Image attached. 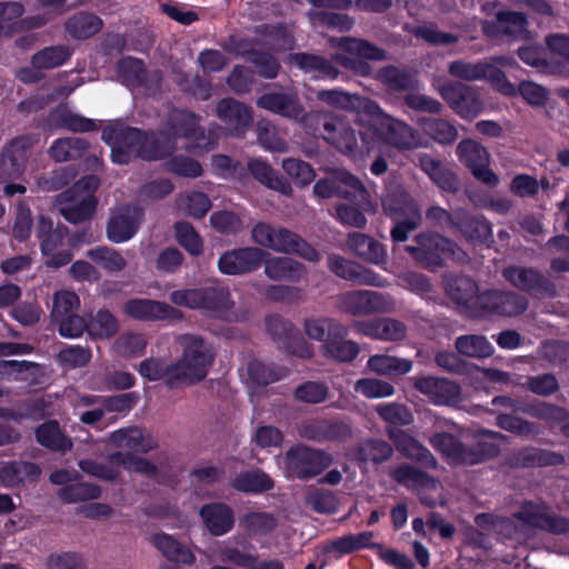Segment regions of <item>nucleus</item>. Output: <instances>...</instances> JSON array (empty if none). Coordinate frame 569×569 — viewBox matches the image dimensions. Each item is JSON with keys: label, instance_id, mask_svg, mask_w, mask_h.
<instances>
[{"label": "nucleus", "instance_id": "nucleus-1", "mask_svg": "<svg viewBox=\"0 0 569 569\" xmlns=\"http://www.w3.org/2000/svg\"><path fill=\"white\" fill-rule=\"evenodd\" d=\"M158 137L157 130H143L121 121L108 124L101 132V139L111 147V161L117 164H128L134 159L164 160L168 148Z\"/></svg>", "mask_w": 569, "mask_h": 569}, {"label": "nucleus", "instance_id": "nucleus-2", "mask_svg": "<svg viewBox=\"0 0 569 569\" xmlns=\"http://www.w3.org/2000/svg\"><path fill=\"white\" fill-rule=\"evenodd\" d=\"M491 405L505 409L496 417L497 426L520 437H528L536 433L537 430L533 422L518 417V413H525L547 422H562L568 417V411L565 408L545 401L529 403L521 398L497 396L491 400Z\"/></svg>", "mask_w": 569, "mask_h": 569}, {"label": "nucleus", "instance_id": "nucleus-3", "mask_svg": "<svg viewBox=\"0 0 569 569\" xmlns=\"http://www.w3.org/2000/svg\"><path fill=\"white\" fill-rule=\"evenodd\" d=\"M201 117L183 108H173L168 112L163 126L157 130L159 140L167 146L166 158L174 152L178 139L192 141L196 148L209 149L212 144L200 124Z\"/></svg>", "mask_w": 569, "mask_h": 569}, {"label": "nucleus", "instance_id": "nucleus-4", "mask_svg": "<svg viewBox=\"0 0 569 569\" xmlns=\"http://www.w3.org/2000/svg\"><path fill=\"white\" fill-rule=\"evenodd\" d=\"M179 343L182 355L176 365L182 386H192L206 379L216 359L212 343L194 333L181 335Z\"/></svg>", "mask_w": 569, "mask_h": 569}, {"label": "nucleus", "instance_id": "nucleus-5", "mask_svg": "<svg viewBox=\"0 0 569 569\" xmlns=\"http://www.w3.org/2000/svg\"><path fill=\"white\" fill-rule=\"evenodd\" d=\"M251 237L257 244L276 252L297 254L311 262H317L320 259L319 252L310 243L284 227L258 222L251 230Z\"/></svg>", "mask_w": 569, "mask_h": 569}, {"label": "nucleus", "instance_id": "nucleus-6", "mask_svg": "<svg viewBox=\"0 0 569 569\" xmlns=\"http://www.w3.org/2000/svg\"><path fill=\"white\" fill-rule=\"evenodd\" d=\"M528 299L513 291L486 290L480 292L478 290L468 318L487 319L495 316H520L528 309Z\"/></svg>", "mask_w": 569, "mask_h": 569}, {"label": "nucleus", "instance_id": "nucleus-7", "mask_svg": "<svg viewBox=\"0 0 569 569\" xmlns=\"http://www.w3.org/2000/svg\"><path fill=\"white\" fill-rule=\"evenodd\" d=\"M417 246H408V253L425 269L435 271L445 267V258L465 254L449 238L433 232H421L415 237Z\"/></svg>", "mask_w": 569, "mask_h": 569}, {"label": "nucleus", "instance_id": "nucleus-8", "mask_svg": "<svg viewBox=\"0 0 569 569\" xmlns=\"http://www.w3.org/2000/svg\"><path fill=\"white\" fill-rule=\"evenodd\" d=\"M170 301L176 306L217 313L227 312L233 306L229 290L223 287L174 290L170 293Z\"/></svg>", "mask_w": 569, "mask_h": 569}, {"label": "nucleus", "instance_id": "nucleus-9", "mask_svg": "<svg viewBox=\"0 0 569 569\" xmlns=\"http://www.w3.org/2000/svg\"><path fill=\"white\" fill-rule=\"evenodd\" d=\"M502 277L511 286L532 298L558 297L556 283L535 267L511 264L503 268Z\"/></svg>", "mask_w": 569, "mask_h": 569}, {"label": "nucleus", "instance_id": "nucleus-10", "mask_svg": "<svg viewBox=\"0 0 569 569\" xmlns=\"http://www.w3.org/2000/svg\"><path fill=\"white\" fill-rule=\"evenodd\" d=\"M264 325L278 349L302 359L312 357V347L289 320L278 313H271L266 317Z\"/></svg>", "mask_w": 569, "mask_h": 569}, {"label": "nucleus", "instance_id": "nucleus-11", "mask_svg": "<svg viewBox=\"0 0 569 569\" xmlns=\"http://www.w3.org/2000/svg\"><path fill=\"white\" fill-rule=\"evenodd\" d=\"M39 142L38 134L26 133L9 140L0 150V180L17 179L27 169L32 148Z\"/></svg>", "mask_w": 569, "mask_h": 569}, {"label": "nucleus", "instance_id": "nucleus-12", "mask_svg": "<svg viewBox=\"0 0 569 569\" xmlns=\"http://www.w3.org/2000/svg\"><path fill=\"white\" fill-rule=\"evenodd\" d=\"M448 72L450 76L466 81L487 80L501 94H512L515 92L506 73L489 62L455 60L449 63Z\"/></svg>", "mask_w": 569, "mask_h": 569}, {"label": "nucleus", "instance_id": "nucleus-13", "mask_svg": "<svg viewBox=\"0 0 569 569\" xmlns=\"http://www.w3.org/2000/svg\"><path fill=\"white\" fill-rule=\"evenodd\" d=\"M513 518L527 527L553 535L569 532V520L551 512L550 506L545 501H522L519 510L513 513Z\"/></svg>", "mask_w": 569, "mask_h": 569}, {"label": "nucleus", "instance_id": "nucleus-14", "mask_svg": "<svg viewBox=\"0 0 569 569\" xmlns=\"http://www.w3.org/2000/svg\"><path fill=\"white\" fill-rule=\"evenodd\" d=\"M284 460L288 472L301 480H308L322 473L332 462L327 452L305 445H297L288 449Z\"/></svg>", "mask_w": 569, "mask_h": 569}, {"label": "nucleus", "instance_id": "nucleus-15", "mask_svg": "<svg viewBox=\"0 0 569 569\" xmlns=\"http://www.w3.org/2000/svg\"><path fill=\"white\" fill-rule=\"evenodd\" d=\"M456 154L475 179L489 187L499 183L498 176L490 168V153L479 141L471 138L462 139L457 146Z\"/></svg>", "mask_w": 569, "mask_h": 569}, {"label": "nucleus", "instance_id": "nucleus-16", "mask_svg": "<svg viewBox=\"0 0 569 569\" xmlns=\"http://www.w3.org/2000/svg\"><path fill=\"white\" fill-rule=\"evenodd\" d=\"M450 109L466 121H472L483 111V102L475 88L462 82H447L439 88Z\"/></svg>", "mask_w": 569, "mask_h": 569}, {"label": "nucleus", "instance_id": "nucleus-17", "mask_svg": "<svg viewBox=\"0 0 569 569\" xmlns=\"http://www.w3.org/2000/svg\"><path fill=\"white\" fill-rule=\"evenodd\" d=\"M267 252L258 247H242L227 250L218 259V269L221 273L237 276L258 270Z\"/></svg>", "mask_w": 569, "mask_h": 569}, {"label": "nucleus", "instance_id": "nucleus-18", "mask_svg": "<svg viewBox=\"0 0 569 569\" xmlns=\"http://www.w3.org/2000/svg\"><path fill=\"white\" fill-rule=\"evenodd\" d=\"M216 116L224 124L228 133L236 138L243 137L253 122L252 109L231 97L217 102Z\"/></svg>", "mask_w": 569, "mask_h": 569}, {"label": "nucleus", "instance_id": "nucleus-19", "mask_svg": "<svg viewBox=\"0 0 569 569\" xmlns=\"http://www.w3.org/2000/svg\"><path fill=\"white\" fill-rule=\"evenodd\" d=\"M143 210L140 207H123L111 213L107 222V238L113 243H123L132 239L142 222Z\"/></svg>", "mask_w": 569, "mask_h": 569}, {"label": "nucleus", "instance_id": "nucleus-20", "mask_svg": "<svg viewBox=\"0 0 569 569\" xmlns=\"http://www.w3.org/2000/svg\"><path fill=\"white\" fill-rule=\"evenodd\" d=\"M259 109L267 110L291 120H302L306 116L299 96L293 91L264 92L257 98Z\"/></svg>", "mask_w": 569, "mask_h": 569}, {"label": "nucleus", "instance_id": "nucleus-21", "mask_svg": "<svg viewBox=\"0 0 569 569\" xmlns=\"http://www.w3.org/2000/svg\"><path fill=\"white\" fill-rule=\"evenodd\" d=\"M506 463L513 469L557 467L565 463V457L560 452L528 446L509 453Z\"/></svg>", "mask_w": 569, "mask_h": 569}, {"label": "nucleus", "instance_id": "nucleus-22", "mask_svg": "<svg viewBox=\"0 0 569 569\" xmlns=\"http://www.w3.org/2000/svg\"><path fill=\"white\" fill-rule=\"evenodd\" d=\"M386 433L392 445L405 458L413 460L426 468H435L437 460L431 451L407 431L386 427Z\"/></svg>", "mask_w": 569, "mask_h": 569}, {"label": "nucleus", "instance_id": "nucleus-23", "mask_svg": "<svg viewBox=\"0 0 569 569\" xmlns=\"http://www.w3.org/2000/svg\"><path fill=\"white\" fill-rule=\"evenodd\" d=\"M123 312L139 321H159L174 318L179 310L163 301L132 298L123 303Z\"/></svg>", "mask_w": 569, "mask_h": 569}, {"label": "nucleus", "instance_id": "nucleus-24", "mask_svg": "<svg viewBox=\"0 0 569 569\" xmlns=\"http://www.w3.org/2000/svg\"><path fill=\"white\" fill-rule=\"evenodd\" d=\"M199 516L204 528L213 537L230 532L236 523L232 508L224 502H208L200 507Z\"/></svg>", "mask_w": 569, "mask_h": 569}, {"label": "nucleus", "instance_id": "nucleus-25", "mask_svg": "<svg viewBox=\"0 0 569 569\" xmlns=\"http://www.w3.org/2000/svg\"><path fill=\"white\" fill-rule=\"evenodd\" d=\"M413 387L423 393L429 400L438 406L449 405L456 401L461 392L459 385L446 378L438 377H420L413 382Z\"/></svg>", "mask_w": 569, "mask_h": 569}, {"label": "nucleus", "instance_id": "nucleus-26", "mask_svg": "<svg viewBox=\"0 0 569 569\" xmlns=\"http://www.w3.org/2000/svg\"><path fill=\"white\" fill-rule=\"evenodd\" d=\"M358 333L383 341H402L407 337V326L393 318L358 320Z\"/></svg>", "mask_w": 569, "mask_h": 569}, {"label": "nucleus", "instance_id": "nucleus-27", "mask_svg": "<svg viewBox=\"0 0 569 569\" xmlns=\"http://www.w3.org/2000/svg\"><path fill=\"white\" fill-rule=\"evenodd\" d=\"M528 20L525 13L502 10L497 12L496 20L483 24V32L488 36H507L519 39L527 32Z\"/></svg>", "mask_w": 569, "mask_h": 569}, {"label": "nucleus", "instance_id": "nucleus-28", "mask_svg": "<svg viewBox=\"0 0 569 569\" xmlns=\"http://www.w3.org/2000/svg\"><path fill=\"white\" fill-rule=\"evenodd\" d=\"M478 283L465 274H452L446 279V292L450 300L468 317L478 293Z\"/></svg>", "mask_w": 569, "mask_h": 569}, {"label": "nucleus", "instance_id": "nucleus-29", "mask_svg": "<svg viewBox=\"0 0 569 569\" xmlns=\"http://www.w3.org/2000/svg\"><path fill=\"white\" fill-rule=\"evenodd\" d=\"M179 368L176 362L167 363L159 358H147L140 362L138 372L148 381L163 380L168 389H177L182 387L179 375Z\"/></svg>", "mask_w": 569, "mask_h": 569}, {"label": "nucleus", "instance_id": "nucleus-30", "mask_svg": "<svg viewBox=\"0 0 569 569\" xmlns=\"http://www.w3.org/2000/svg\"><path fill=\"white\" fill-rule=\"evenodd\" d=\"M453 232H460L471 243H485L492 238V226L483 216L458 210Z\"/></svg>", "mask_w": 569, "mask_h": 569}, {"label": "nucleus", "instance_id": "nucleus-31", "mask_svg": "<svg viewBox=\"0 0 569 569\" xmlns=\"http://www.w3.org/2000/svg\"><path fill=\"white\" fill-rule=\"evenodd\" d=\"M418 166L443 191L455 192L458 190L459 182L456 173L440 159L421 153L418 157Z\"/></svg>", "mask_w": 569, "mask_h": 569}, {"label": "nucleus", "instance_id": "nucleus-32", "mask_svg": "<svg viewBox=\"0 0 569 569\" xmlns=\"http://www.w3.org/2000/svg\"><path fill=\"white\" fill-rule=\"evenodd\" d=\"M385 211L395 220L390 234L395 242H405L409 233L416 230L421 222V214L417 207L402 208L385 204Z\"/></svg>", "mask_w": 569, "mask_h": 569}, {"label": "nucleus", "instance_id": "nucleus-33", "mask_svg": "<svg viewBox=\"0 0 569 569\" xmlns=\"http://www.w3.org/2000/svg\"><path fill=\"white\" fill-rule=\"evenodd\" d=\"M375 136L398 149H411L413 146L412 128L403 121L387 116L373 130Z\"/></svg>", "mask_w": 569, "mask_h": 569}, {"label": "nucleus", "instance_id": "nucleus-34", "mask_svg": "<svg viewBox=\"0 0 569 569\" xmlns=\"http://www.w3.org/2000/svg\"><path fill=\"white\" fill-rule=\"evenodd\" d=\"M376 79L390 92L412 91L418 88L416 73L407 67L385 66L378 70Z\"/></svg>", "mask_w": 569, "mask_h": 569}, {"label": "nucleus", "instance_id": "nucleus-35", "mask_svg": "<svg viewBox=\"0 0 569 569\" xmlns=\"http://www.w3.org/2000/svg\"><path fill=\"white\" fill-rule=\"evenodd\" d=\"M37 442L43 448L59 453H66L73 447L72 439L66 435L57 420H47L34 430Z\"/></svg>", "mask_w": 569, "mask_h": 569}, {"label": "nucleus", "instance_id": "nucleus-36", "mask_svg": "<svg viewBox=\"0 0 569 569\" xmlns=\"http://www.w3.org/2000/svg\"><path fill=\"white\" fill-rule=\"evenodd\" d=\"M248 170L261 184L284 196L292 193V188L288 179L274 170L266 160L260 158L249 160Z\"/></svg>", "mask_w": 569, "mask_h": 569}, {"label": "nucleus", "instance_id": "nucleus-37", "mask_svg": "<svg viewBox=\"0 0 569 569\" xmlns=\"http://www.w3.org/2000/svg\"><path fill=\"white\" fill-rule=\"evenodd\" d=\"M323 139L339 151L353 156L356 150V133L343 121L338 119L325 120Z\"/></svg>", "mask_w": 569, "mask_h": 569}, {"label": "nucleus", "instance_id": "nucleus-38", "mask_svg": "<svg viewBox=\"0 0 569 569\" xmlns=\"http://www.w3.org/2000/svg\"><path fill=\"white\" fill-rule=\"evenodd\" d=\"M102 28V19L88 11L77 12L64 22L66 32L76 40H87L100 32Z\"/></svg>", "mask_w": 569, "mask_h": 569}, {"label": "nucleus", "instance_id": "nucleus-39", "mask_svg": "<svg viewBox=\"0 0 569 569\" xmlns=\"http://www.w3.org/2000/svg\"><path fill=\"white\" fill-rule=\"evenodd\" d=\"M289 62L306 73L317 72L318 77L322 79L335 80L339 76V70L328 59L315 53H290Z\"/></svg>", "mask_w": 569, "mask_h": 569}, {"label": "nucleus", "instance_id": "nucleus-40", "mask_svg": "<svg viewBox=\"0 0 569 569\" xmlns=\"http://www.w3.org/2000/svg\"><path fill=\"white\" fill-rule=\"evenodd\" d=\"M230 486L239 492L259 495L273 489L274 481L263 470L253 469L237 475L230 480Z\"/></svg>", "mask_w": 569, "mask_h": 569}, {"label": "nucleus", "instance_id": "nucleus-41", "mask_svg": "<svg viewBox=\"0 0 569 569\" xmlns=\"http://www.w3.org/2000/svg\"><path fill=\"white\" fill-rule=\"evenodd\" d=\"M110 441L116 447L141 453H148L157 448V442L150 437H144L142 430L138 427L121 428L111 432Z\"/></svg>", "mask_w": 569, "mask_h": 569}, {"label": "nucleus", "instance_id": "nucleus-42", "mask_svg": "<svg viewBox=\"0 0 569 569\" xmlns=\"http://www.w3.org/2000/svg\"><path fill=\"white\" fill-rule=\"evenodd\" d=\"M154 547L171 562L192 565L196 557L183 543L179 542L171 535L160 532L152 536Z\"/></svg>", "mask_w": 569, "mask_h": 569}, {"label": "nucleus", "instance_id": "nucleus-43", "mask_svg": "<svg viewBox=\"0 0 569 569\" xmlns=\"http://www.w3.org/2000/svg\"><path fill=\"white\" fill-rule=\"evenodd\" d=\"M41 473L40 467L31 461H11L0 468V481L8 487L36 481Z\"/></svg>", "mask_w": 569, "mask_h": 569}, {"label": "nucleus", "instance_id": "nucleus-44", "mask_svg": "<svg viewBox=\"0 0 569 569\" xmlns=\"http://www.w3.org/2000/svg\"><path fill=\"white\" fill-rule=\"evenodd\" d=\"M264 273L270 280L280 281H299L303 273L302 263L288 257H273L264 262Z\"/></svg>", "mask_w": 569, "mask_h": 569}, {"label": "nucleus", "instance_id": "nucleus-45", "mask_svg": "<svg viewBox=\"0 0 569 569\" xmlns=\"http://www.w3.org/2000/svg\"><path fill=\"white\" fill-rule=\"evenodd\" d=\"M419 126L426 136L441 146L453 144L459 136L455 123L447 119L422 117Z\"/></svg>", "mask_w": 569, "mask_h": 569}, {"label": "nucleus", "instance_id": "nucleus-46", "mask_svg": "<svg viewBox=\"0 0 569 569\" xmlns=\"http://www.w3.org/2000/svg\"><path fill=\"white\" fill-rule=\"evenodd\" d=\"M89 149V142L83 138L67 137L52 142L49 154L57 162H67L83 157Z\"/></svg>", "mask_w": 569, "mask_h": 569}, {"label": "nucleus", "instance_id": "nucleus-47", "mask_svg": "<svg viewBox=\"0 0 569 569\" xmlns=\"http://www.w3.org/2000/svg\"><path fill=\"white\" fill-rule=\"evenodd\" d=\"M72 54V48L67 44L49 46L33 53L30 63L42 70H51L66 64Z\"/></svg>", "mask_w": 569, "mask_h": 569}, {"label": "nucleus", "instance_id": "nucleus-48", "mask_svg": "<svg viewBox=\"0 0 569 569\" xmlns=\"http://www.w3.org/2000/svg\"><path fill=\"white\" fill-rule=\"evenodd\" d=\"M306 335L317 341L328 343L333 338H346L347 328L331 318L308 319L305 321Z\"/></svg>", "mask_w": 569, "mask_h": 569}, {"label": "nucleus", "instance_id": "nucleus-49", "mask_svg": "<svg viewBox=\"0 0 569 569\" xmlns=\"http://www.w3.org/2000/svg\"><path fill=\"white\" fill-rule=\"evenodd\" d=\"M120 82L127 87L140 88L146 84L147 69L141 59L123 57L116 64Z\"/></svg>", "mask_w": 569, "mask_h": 569}, {"label": "nucleus", "instance_id": "nucleus-50", "mask_svg": "<svg viewBox=\"0 0 569 569\" xmlns=\"http://www.w3.org/2000/svg\"><path fill=\"white\" fill-rule=\"evenodd\" d=\"M389 476L395 482L409 490L427 488L433 482L429 473L408 463L395 467Z\"/></svg>", "mask_w": 569, "mask_h": 569}, {"label": "nucleus", "instance_id": "nucleus-51", "mask_svg": "<svg viewBox=\"0 0 569 569\" xmlns=\"http://www.w3.org/2000/svg\"><path fill=\"white\" fill-rule=\"evenodd\" d=\"M249 379L258 386H268L288 377L289 369L274 363H264L260 360H252L247 367Z\"/></svg>", "mask_w": 569, "mask_h": 569}, {"label": "nucleus", "instance_id": "nucleus-52", "mask_svg": "<svg viewBox=\"0 0 569 569\" xmlns=\"http://www.w3.org/2000/svg\"><path fill=\"white\" fill-rule=\"evenodd\" d=\"M101 488L91 482L77 481L61 487L57 491L58 498L63 503H76L88 500H96L101 496Z\"/></svg>", "mask_w": 569, "mask_h": 569}, {"label": "nucleus", "instance_id": "nucleus-53", "mask_svg": "<svg viewBox=\"0 0 569 569\" xmlns=\"http://www.w3.org/2000/svg\"><path fill=\"white\" fill-rule=\"evenodd\" d=\"M371 371L383 376H402L411 371L412 361L388 355H375L368 360Z\"/></svg>", "mask_w": 569, "mask_h": 569}, {"label": "nucleus", "instance_id": "nucleus-54", "mask_svg": "<svg viewBox=\"0 0 569 569\" xmlns=\"http://www.w3.org/2000/svg\"><path fill=\"white\" fill-rule=\"evenodd\" d=\"M108 461L117 465L118 467H123L126 470L149 477L157 476L159 471L157 465L131 452L114 451L108 456Z\"/></svg>", "mask_w": 569, "mask_h": 569}, {"label": "nucleus", "instance_id": "nucleus-55", "mask_svg": "<svg viewBox=\"0 0 569 569\" xmlns=\"http://www.w3.org/2000/svg\"><path fill=\"white\" fill-rule=\"evenodd\" d=\"M392 455V445L382 439H369L358 445V462L380 465L388 461Z\"/></svg>", "mask_w": 569, "mask_h": 569}, {"label": "nucleus", "instance_id": "nucleus-56", "mask_svg": "<svg viewBox=\"0 0 569 569\" xmlns=\"http://www.w3.org/2000/svg\"><path fill=\"white\" fill-rule=\"evenodd\" d=\"M254 32L268 39L273 49L277 50H291L295 44L292 34L288 31L286 24L278 23H262L256 27Z\"/></svg>", "mask_w": 569, "mask_h": 569}, {"label": "nucleus", "instance_id": "nucleus-57", "mask_svg": "<svg viewBox=\"0 0 569 569\" xmlns=\"http://www.w3.org/2000/svg\"><path fill=\"white\" fill-rule=\"evenodd\" d=\"M177 84L183 93L199 101H207L212 96L211 81L200 74L181 73Z\"/></svg>", "mask_w": 569, "mask_h": 569}, {"label": "nucleus", "instance_id": "nucleus-58", "mask_svg": "<svg viewBox=\"0 0 569 569\" xmlns=\"http://www.w3.org/2000/svg\"><path fill=\"white\" fill-rule=\"evenodd\" d=\"M177 242L192 257L203 253V241L193 226L187 221H177L173 226Z\"/></svg>", "mask_w": 569, "mask_h": 569}, {"label": "nucleus", "instance_id": "nucleus-59", "mask_svg": "<svg viewBox=\"0 0 569 569\" xmlns=\"http://www.w3.org/2000/svg\"><path fill=\"white\" fill-rule=\"evenodd\" d=\"M456 349L459 353L470 358H487L493 352L492 345L485 336L468 335L456 340Z\"/></svg>", "mask_w": 569, "mask_h": 569}, {"label": "nucleus", "instance_id": "nucleus-60", "mask_svg": "<svg viewBox=\"0 0 569 569\" xmlns=\"http://www.w3.org/2000/svg\"><path fill=\"white\" fill-rule=\"evenodd\" d=\"M376 412L388 423L387 427H405L415 420L411 410L406 405L398 402L379 403L376 407Z\"/></svg>", "mask_w": 569, "mask_h": 569}, {"label": "nucleus", "instance_id": "nucleus-61", "mask_svg": "<svg viewBox=\"0 0 569 569\" xmlns=\"http://www.w3.org/2000/svg\"><path fill=\"white\" fill-rule=\"evenodd\" d=\"M432 447L441 452L445 457L452 460V462L461 465L462 455L465 452V443L449 432H438L430 439Z\"/></svg>", "mask_w": 569, "mask_h": 569}, {"label": "nucleus", "instance_id": "nucleus-62", "mask_svg": "<svg viewBox=\"0 0 569 569\" xmlns=\"http://www.w3.org/2000/svg\"><path fill=\"white\" fill-rule=\"evenodd\" d=\"M500 453V447L496 442L479 440L471 446L465 445L461 465H479L495 459Z\"/></svg>", "mask_w": 569, "mask_h": 569}, {"label": "nucleus", "instance_id": "nucleus-63", "mask_svg": "<svg viewBox=\"0 0 569 569\" xmlns=\"http://www.w3.org/2000/svg\"><path fill=\"white\" fill-rule=\"evenodd\" d=\"M88 257L108 272H120L127 267V261L122 254L106 246L90 249Z\"/></svg>", "mask_w": 569, "mask_h": 569}, {"label": "nucleus", "instance_id": "nucleus-64", "mask_svg": "<svg viewBox=\"0 0 569 569\" xmlns=\"http://www.w3.org/2000/svg\"><path fill=\"white\" fill-rule=\"evenodd\" d=\"M96 209L97 198L93 194H87L77 203L62 207L60 212L68 222L76 224L90 220Z\"/></svg>", "mask_w": 569, "mask_h": 569}]
</instances>
